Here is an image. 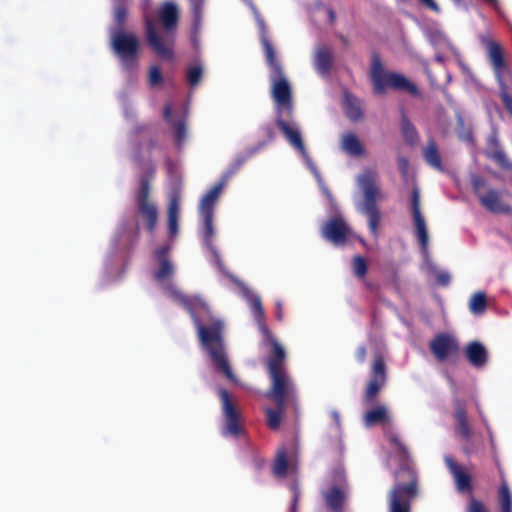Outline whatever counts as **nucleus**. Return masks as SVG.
<instances>
[{"label": "nucleus", "instance_id": "obj_1", "mask_svg": "<svg viewBox=\"0 0 512 512\" xmlns=\"http://www.w3.org/2000/svg\"><path fill=\"white\" fill-rule=\"evenodd\" d=\"M170 292L190 314L201 348L208 354L215 370L230 381H235L225 348L223 322L212 314L209 305L201 297L185 295L175 288H171Z\"/></svg>", "mask_w": 512, "mask_h": 512}, {"label": "nucleus", "instance_id": "obj_2", "mask_svg": "<svg viewBox=\"0 0 512 512\" xmlns=\"http://www.w3.org/2000/svg\"><path fill=\"white\" fill-rule=\"evenodd\" d=\"M261 44L264 50L265 59L270 69V79L272 82L271 94L276 103L275 123L284 135L287 142L304 158L309 160V154L303 142L299 128L289 120L293 115L292 90L288 80L284 76L281 63L276 57V52L263 34Z\"/></svg>", "mask_w": 512, "mask_h": 512}, {"label": "nucleus", "instance_id": "obj_3", "mask_svg": "<svg viewBox=\"0 0 512 512\" xmlns=\"http://www.w3.org/2000/svg\"><path fill=\"white\" fill-rule=\"evenodd\" d=\"M262 344L269 345L271 351L267 357L266 365L270 378V387L266 397L276 406L296 405V388L286 368V352L269 328L261 327Z\"/></svg>", "mask_w": 512, "mask_h": 512}, {"label": "nucleus", "instance_id": "obj_4", "mask_svg": "<svg viewBox=\"0 0 512 512\" xmlns=\"http://www.w3.org/2000/svg\"><path fill=\"white\" fill-rule=\"evenodd\" d=\"M385 437L399 458V468L395 472L396 483L389 494L390 512H410V503L417 496V472L409 450L399 435L387 430Z\"/></svg>", "mask_w": 512, "mask_h": 512}, {"label": "nucleus", "instance_id": "obj_5", "mask_svg": "<svg viewBox=\"0 0 512 512\" xmlns=\"http://www.w3.org/2000/svg\"><path fill=\"white\" fill-rule=\"evenodd\" d=\"M158 18L165 29V36L159 35L156 30L154 20L145 16L144 24L146 40L150 48L159 57L172 60L174 57V32L179 19L177 6L172 2H165L158 12Z\"/></svg>", "mask_w": 512, "mask_h": 512}, {"label": "nucleus", "instance_id": "obj_6", "mask_svg": "<svg viewBox=\"0 0 512 512\" xmlns=\"http://www.w3.org/2000/svg\"><path fill=\"white\" fill-rule=\"evenodd\" d=\"M370 78L373 84V92L376 95L384 94L388 87L408 92L414 97L420 94L418 87L402 74L385 72L381 59L377 54L372 56Z\"/></svg>", "mask_w": 512, "mask_h": 512}, {"label": "nucleus", "instance_id": "obj_7", "mask_svg": "<svg viewBox=\"0 0 512 512\" xmlns=\"http://www.w3.org/2000/svg\"><path fill=\"white\" fill-rule=\"evenodd\" d=\"M357 182L364 196L360 211L368 217L369 230L376 236L381 220V214L377 204L380 195V189L377 185V173L367 169L358 175Z\"/></svg>", "mask_w": 512, "mask_h": 512}, {"label": "nucleus", "instance_id": "obj_8", "mask_svg": "<svg viewBox=\"0 0 512 512\" xmlns=\"http://www.w3.org/2000/svg\"><path fill=\"white\" fill-rule=\"evenodd\" d=\"M266 146V142H259L256 146L251 147L245 151V154L239 156L231 164L229 169L225 171L218 183H216L201 199L199 205L200 214H211L214 215L215 204L226 186L228 180L241 168V166L253 155L258 153L261 149Z\"/></svg>", "mask_w": 512, "mask_h": 512}, {"label": "nucleus", "instance_id": "obj_9", "mask_svg": "<svg viewBox=\"0 0 512 512\" xmlns=\"http://www.w3.org/2000/svg\"><path fill=\"white\" fill-rule=\"evenodd\" d=\"M488 60L494 72L495 79L499 87V96L505 109L512 114V95L509 93L508 85L504 74L508 73V65L504 58V52L501 45L493 40L486 43Z\"/></svg>", "mask_w": 512, "mask_h": 512}, {"label": "nucleus", "instance_id": "obj_10", "mask_svg": "<svg viewBox=\"0 0 512 512\" xmlns=\"http://www.w3.org/2000/svg\"><path fill=\"white\" fill-rule=\"evenodd\" d=\"M111 48L126 70L136 66L140 43L134 33L114 30L111 34Z\"/></svg>", "mask_w": 512, "mask_h": 512}, {"label": "nucleus", "instance_id": "obj_11", "mask_svg": "<svg viewBox=\"0 0 512 512\" xmlns=\"http://www.w3.org/2000/svg\"><path fill=\"white\" fill-rule=\"evenodd\" d=\"M151 185L148 176H141L135 193L136 212L145 223L147 231L154 233L158 222V208L150 197Z\"/></svg>", "mask_w": 512, "mask_h": 512}, {"label": "nucleus", "instance_id": "obj_12", "mask_svg": "<svg viewBox=\"0 0 512 512\" xmlns=\"http://www.w3.org/2000/svg\"><path fill=\"white\" fill-rule=\"evenodd\" d=\"M429 349L435 359L442 363L450 357L458 356L460 345L452 335L439 333L429 342Z\"/></svg>", "mask_w": 512, "mask_h": 512}, {"label": "nucleus", "instance_id": "obj_13", "mask_svg": "<svg viewBox=\"0 0 512 512\" xmlns=\"http://www.w3.org/2000/svg\"><path fill=\"white\" fill-rule=\"evenodd\" d=\"M219 396L222 403V412L225 419V426L223 429L224 435L239 436L243 428L240 423V414L230 399L227 390L220 389Z\"/></svg>", "mask_w": 512, "mask_h": 512}, {"label": "nucleus", "instance_id": "obj_14", "mask_svg": "<svg viewBox=\"0 0 512 512\" xmlns=\"http://www.w3.org/2000/svg\"><path fill=\"white\" fill-rule=\"evenodd\" d=\"M349 232L350 229L341 216L331 217L321 229L322 237L336 246L347 242Z\"/></svg>", "mask_w": 512, "mask_h": 512}, {"label": "nucleus", "instance_id": "obj_15", "mask_svg": "<svg viewBox=\"0 0 512 512\" xmlns=\"http://www.w3.org/2000/svg\"><path fill=\"white\" fill-rule=\"evenodd\" d=\"M411 211L421 250L426 252L428 249L429 237L425 219L420 210V194L417 187L413 188L411 193Z\"/></svg>", "mask_w": 512, "mask_h": 512}, {"label": "nucleus", "instance_id": "obj_16", "mask_svg": "<svg viewBox=\"0 0 512 512\" xmlns=\"http://www.w3.org/2000/svg\"><path fill=\"white\" fill-rule=\"evenodd\" d=\"M444 462L455 481L456 489L461 493L472 492V478L465 467L458 464L450 455L444 456Z\"/></svg>", "mask_w": 512, "mask_h": 512}, {"label": "nucleus", "instance_id": "obj_17", "mask_svg": "<svg viewBox=\"0 0 512 512\" xmlns=\"http://www.w3.org/2000/svg\"><path fill=\"white\" fill-rule=\"evenodd\" d=\"M163 117H164L165 121L173 129V134H174L176 144L179 148H181L186 140V135H187L186 116L179 115L176 118H174L172 115L171 104H166L164 106Z\"/></svg>", "mask_w": 512, "mask_h": 512}, {"label": "nucleus", "instance_id": "obj_18", "mask_svg": "<svg viewBox=\"0 0 512 512\" xmlns=\"http://www.w3.org/2000/svg\"><path fill=\"white\" fill-rule=\"evenodd\" d=\"M454 419H455V433L464 440H469L472 435V428L469 424L466 404L460 399H456L453 404Z\"/></svg>", "mask_w": 512, "mask_h": 512}, {"label": "nucleus", "instance_id": "obj_19", "mask_svg": "<svg viewBox=\"0 0 512 512\" xmlns=\"http://www.w3.org/2000/svg\"><path fill=\"white\" fill-rule=\"evenodd\" d=\"M170 246L165 244L159 246L154 251L155 258L159 264L158 270L155 272L154 277L157 281L162 282L170 278L174 273V267L169 259Z\"/></svg>", "mask_w": 512, "mask_h": 512}, {"label": "nucleus", "instance_id": "obj_20", "mask_svg": "<svg viewBox=\"0 0 512 512\" xmlns=\"http://www.w3.org/2000/svg\"><path fill=\"white\" fill-rule=\"evenodd\" d=\"M465 357L471 366L481 369L488 362V351L481 342L471 341L466 345Z\"/></svg>", "mask_w": 512, "mask_h": 512}, {"label": "nucleus", "instance_id": "obj_21", "mask_svg": "<svg viewBox=\"0 0 512 512\" xmlns=\"http://www.w3.org/2000/svg\"><path fill=\"white\" fill-rule=\"evenodd\" d=\"M481 205L493 213L509 214L512 209L509 205L501 202L500 192L495 189H490L486 194L479 195Z\"/></svg>", "mask_w": 512, "mask_h": 512}, {"label": "nucleus", "instance_id": "obj_22", "mask_svg": "<svg viewBox=\"0 0 512 512\" xmlns=\"http://www.w3.org/2000/svg\"><path fill=\"white\" fill-rule=\"evenodd\" d=\"M333 64V54L331 50L326 47H320L314 58V65L317 72L321 75H328L331 71Z\"/></svg>", "mask_w": 512, "mask_h": 512}, {"label": "nucleus", "instance_id": "obj_23", "mask_svg": "<svg viewBox=\"0 0 512 512\" xmlns=\"http://www.w3.org/2000/svg\"><path fill=\"white\" fill-rule=\"evenodd\" d=\"M344 112L347 118L352 122H358L363 118V110L360 100L352 94L346 93L343 104Z\"/></svg>", "mask_w": 512, "mask_h": 512}, {"label": "nucleus", "instance_id": "obj_24", "mask_svg": "<svg viewBox=\"0 0 512 512\" xmlns=\"http://www.w3.org/2000/svg\"><path fill=\"white\" fill-rule=\"evenodd\" d=\"M243 295L248 300V302L251 305L252 312L254 314L255 319L258 322L259 330L261 331V327L264 325L268 328V326L265 324V313L262 306V302L259 296L253 294L247 287H242Z\"/></svg>", "mask_w": 512, "mask_h": 512}, {"label": "nucleus", "instance_id": "obj_25", "mask_svg": "<svg viewBox=\"0 0 512 512\" xmlns=\"http://www.w3.org/2000/svg\"><path fill=\"white\" fill-rule=\"evenodd\" d=\"M363 420L367 427H371L377 424L389 422L390 417L386 406L378 405L377 407L365 412Z\"/></svg>", "mask_w": 512, "mask_h": 512}, {"label": "nucleus", "instance_id": "obj_26", "mask_svg": "<svg viewBox=\"0 0 512 512\" xmlns=\"http://www.w3.org/2000/svg\"><path fill=\"white\" fill-rule=\"evenodd\" d=\"M179 213H180L179 201L176 197H173L169 201L168 210H167L168 234L172 238L178 234Z\"/></svg>", "mask_w": 512, "mask_h": 512}, {"label": "nucleus", "instance_id": "obj_27", "mask_svg": "<svg viewBox=\"0 0 512 512\" xmlns=\"http://www.w3.org/2000/svg\"><path fill=\"white\" fill-rule=\"evenodd\" d=\"M341 148L349 155L356 157L362 156L365 152L358 137L352 132H348L342 136Z\"/></svg>", "mask_w": 512, "mask_h": 512}, {"label": "nucleus", "instance_id": "obj_28", "mask_svg": "<svg viewBox=\"0 0 512 512\" xmlns=\"http://www.w3.org/2000/svg\"><path fill=\"white\" fill-rule=\"evenodd\" d=\"M326 505L334 512H339L342 509L345 493L339 486H332L324 493Z\"/></svg>", "mask_w": 512, "mask_h": 512}, {"label": "nucleus", "instance_id": "obj_29", "mask_svg": "<svg viewBox=\"0 0 512 512\" xmlns=\"http://www.w3.org/2000/svg\"><path fill=\"white\" fill-rule=\"evenodd\" d=\"M423 157L431 167L438 171H444L440 153L436 143L433 140H430L427 146L424 148Z\"/></svg>", "mask_w": 512, "mask_h": 512}, {"label": "nucleus", "instance_id": "obj_30", "mask_svg": "<svg viewBox=\"0 0 512 512\" xmlns=\"http://www.w3.org/2000/svg\"><path fill=\"white\" fill-rule=\"evenodd\" d=\"M379 382L386 383L387 368L382 354L377 353L374 355L373 363L371 366V378Z\"/></svg>", "mask_w": 512, "mask_h": 512}, {"label": "nucleus", "instance_id": "obj_31", "mask_svg": "<svg viewBox=\"0 0 512 512\" xmlns=\"http://www.w3.org/2000/svg\"><path fill=\"white\" fill-rule=\"evenodd\" d=\"M202 221H203V241L206 247H208L213 253H215V249L213 247V237L215 234L214 227H213V217L214 215L211 214H201Z\"/></svg>", "mask_w": 512, "mask_h": 512}, {"label": "nucleus", "instance_id": "obj_32", "mask_svg": "<svg viewBox=\"0 0 512 512\" xmlns=\"http://www.w3.org/2000/svg\"><path fill=\"white\" fill-rule=\"evenodd\" d=\"M289 467L288 453L286 448L282 447L278 449L274 463L273 473L277 477H284L287 474Z\"/></svg>", "mask_w": 512, "mask_h": 512}, {"label": "nucleus", "instance_id": "obj_33", "mask_svg": "<svg viewBox=\"0 0 512 512\" xmlns=\"http://www.w3.org/2000/svg\"><path fill=\"white\" fill-rule=\"evenodd\" d=\"M288 405H282L281 407L276 406L275 409L267 408L265 413L267 416V424L270 429L277 430L280 427V423L282 420V415L284 413L285 408Z\"/></svg>", "mask_w": 512, "mask_h": 512}, {"label": "nucleus", "instance_id": "obj_34", "mask_svg": "<svg viewBox=\"0 0 512 512\" xmlns=\"http://www.w3.org/2000/svg\"><path fill=\"white\" fill-rule=\"evenodd\" d=\"M384 385H385V383H383V382H379V381L370 379L367 383V386H366V389L364 392V397H363L364 403L366 405L372 404L375 401L378 394L380 393V391L382 390V388L384 387Z\"/></svg>", "mask_w": 512, "mask_h": 512}, {"label": "nucleus", "instance_id": "obj_35", "mask_svg": "<svg viewBox=\"0 0 512 512\" xmlns=\"http://www.w3.org/2000/svg\"><path fill=\"white\" fill-rule=\"evenodd\" d=\"M401 130L405 141L409 144H413L418 139V133L414 125L410 122L405 113L402 114L401 119Z\"/></svg>", "mask_w": 512, "mask_h": 512}, {"label": "nucleus", "instance_id": "obj_36", "mask_svg": "<svg viewBox=\"0 0 512 512\" xmlns=\"http://www.w3.org/2000/svg\"><path fill=\"white\" fill-rule=\"evenodd\" d=\"M487 307V298L484 292H476L469 301V309L473 314H482Z\"/></svg>", "mask_w": 512, "mask_h": 512}, {"label": "nucleus", "instance_id": "obj_37", "mask_svg": "<svg viewBox=\"0 0 512 512\" xmlns=\"http://www.w3.org/2000/svg\"><path fill=\"white\" fill-rule=\"evenodd\" d=\"M500 512H512V496L507 483L499 487Z\"/></svg>", "mask_w": 512, "mask_h": 512}, {"label": "nucleus", "instance_id": "obj_38", "mask_svg": "<svg viewBox=\"0 0 512 512\" xmlns=\"http://www.w3.org/2000/svg\"><path fill=\"white\" fill-rule=\"evenodd\" d=\"M353 271L358 278H364L368 271L367 261L363 256L356 255L353 257Z\"/></svg>", "mask_w": 512, "mask_h": 512}, {"label": "nucleus", "instance_id": "obj_39", "mask_svg": "<svg viewBox=\"0 0 512 512\" xmlns=\"http://www.w3.org/2000/svg\"><path fill=\"white\" fill-rule=\"evenodd\" d=\"M203 74V69L199 65L189 67L187 70V81L191 87L199 84Z\"/></svg>", "mask_w": 512, "mask_h": 512}, {"label": "nucleus", "instance_id": "obj_40", "mask_svg": "<svg viewBox=\"0 0 512 512\" xmlns=\"http://www.w3.org/2000/svg\"><path fill=\"white\" fill-rule=\"evenodd\" d=\"M289 488L292 493V502L289 512H298V504L301 498V490L298 481L291 482Z\"/></svg>", "mask_w": 512, "mask_h": 512}, {"label": "nucleus", "instance_id": "obj_41", "mask_svg": "<svg viewBox=\"0 0 512 512\" xmlns=\"http://www.w3.org/2000/svg\"><path fill=\"white\" fill-rule=\"evenodd\" d=\"M127 18V9L123 4L116 6L114 10V21L118 28L116 30H123Z\"/></svg>", "mask_w": 512, "mask_h": 512}, {"label": "nucleus", "instance_id": "obj_42", "mask_svg": "<svg viewBox=\"0 0 512 512\" xmlns=\"http://www.w3.org/2000/svg\"><path fill=\"white\" fill-rule=\"evenodd\" d=\"M148 82L151 87H156L162 84L163 76L158 66H152L150 68Z\"/></svg>", "mask_w": 512, "mask_h": 512}, {"label": "nucleus", "instance_id": "obj_43", "mask_svg": "<svg viewBox=\"0 0 512 512\" xmlns=\"http://www.w3.org/2000/svg\"><path fill=\"white\" fill-rule=\"evenodd\" d=\"M491 158L494 161H496L502 168L512 169V164L508 161L506 154L503 150H501V149L495 150L492 153Z\"/></svg>", "mask_w": 512, "mask_h": 512}, {"label": "nucleus", "instance_id": "obj_44", "mask_svg": "<svg viewBox=\"0 0 512 512\" xmlns=\"http://www.w3.org/2000/svg\"><path fill=\"white\" fill-rule=\"evenodd\" d=\"M397 165H398V170H399L401 176L406 180L409 175V168H410L409 160L404 156H399L397 158Z\"/></svg>", "mask_w": 512, "mask_h": 512}, {"label": "nucleus", "instance_id": "obj_45", "mask_svg": "<svg viewBox=\"0 0 512 512\" xmlns=\"http://www.w3.org/2000/svg\"><path fill=\"white\" fill-rule=\"evenodd\" d=\"M467 512H489V510L482 501L472 498L469 501Z\"/></svg>", "mask_w": 512, "mask_h": 512}, {"label": "nucleus", "instance_id": "obj_46", "mask_svg": "<svg viewBox=\"0 0 512 512\" xmlns=\"http://www.w3.org/2000/svg\"><path fill=\"white\" fill-rule=\"evenodd\" d=\"M472 186H473V190L475 192V194L479 197L480 194V189L482 187L485 186L486 182L484 180V178H482L481 176H473L472 177Z\"/></svg>", "mask_w": 512, "mask_h": 512}, {"label": "nucleus", "instance_id": "obj_47", "mask_svg": "<svg viewBox=\"0 0 512 512\" xmlns=\"http://www.w3.org/2000/svg\"><path fill=\"white\" fill-rule=\"evenodd\" d=\"M458 136L461 140H463L465 142H469V143L473 142V133L470 128L462 127V129L459 130V132H458Z\"/></svg>", "mask_w": 512, "mask_h": 512}, {"label": "nucleus", "instance_id": "obj_48", "mask_svg": "<svg viewBox=\"0 0 512 512\" xmlns=\"http://www.w3.org/2000/svg\"><path fill=\"white\" fill-rule=\"evenodd\" d=\"M450 280L451 277L447 272H440L436 275V282L441 286L449 285Z\"/></svg>", "mask_w": 512, "mask_h": 512}, {"label": "nucleus", "instance_id": "obj_49", "mask_svg": "<svg viewBox=\"0 0 512 512\" xmlns=\"http://www.w3.org/2000/svg\"><path fill=\"white\" fill-rule=\"evenodd\" d=\"M356 360L359 363H364L366 359V347L364 345H360L355 352Z\"/></svg>", "mask_w": 512, "mask_h": 512}, {"label": "nucleus", "instance_id": "obj_50", "mask_svg": "<svg viewBox=\"0 0 512 512\" xmlns=\"http://www.w3.org/2000/svg\"><path fill=\"white\" fill-rule=\"evenodd\" d=\"M419 1H420L421 4L425 5L430 10H432V11H434L436 13L440 12V8H439L438 4L434 0H419Z\"/></svg>", "mask_w": 512, "mask_h": 512}, {"label": "nucleus", "instance_id": "obj_51", "mask_svg": "<svg viewBox=\"0 0 512 512\" xmlns=\"http://www.w3.org/2000/svg\"><path fill=\"white\" fill-rule=\"evenodd\" d=\"M283 307H282V303L280 301H277L276 302V319L278 321H282L283 320Z\"/></svg>", "mask_w": 512, "mask_h": 512}, {"label": "nucleus", "instance_id": "obj_52", "mask_svg": "<svg viewBox=\"0 0 512 512\" xmlns=\"http://www.w3.org/2000/svg\"><path fill=\"white\" fill-rule=\"evenodd\" d=\"M264 132H265L266 137H267L269 140H273V139H274L275 132H274V130H273V128H272V127H270V126H266V127H264Z\"/></svg>", "mask_w": 512, "mask_h": 512}, {"label": "nucleus", "instance_id": "obj_53", "mask_svg": "<svg viewBox=\"0 0 512 512\" xmlns=\"http://www.w3.org/2000/svg\"><path fill=\"white\" fill-rule=\"evenodd\" d=\"M328 14H329L330 21L333 23L336 19L335 11L332 9H329Z\"/></svg>", "mask_w": 512, "mask_h": 512}, {"label": "nucleus", "instance_id": "obj_54", "mask_svg": "<svg viewBox=\"0 0 512 512\" xmlns=\"http://www.w3.org/2000/svg\"><path fill=\"white\" fill-rule=\"evenodd\" d=\"M340 40H341V42H342L344 45H348V44H349V40H348V38H347L346 36L341 35V36H340Z\"/></svg>", "mask_w": 512, "mask_h": 512}, {"label": "nucleus", "instance_id": "obj_55", "mask_svg": "<svg viewBox=\"0 0 512 512\" xmlns=\"http://www.w3.org/2000/svg\"><path fill=\"white\" fill-rule=\"evenodd\" d=\"M455 3L459 4L462 0H453Z\"/></svg>", "mask_w": 512, "mask_h": 512}]
</instances>
